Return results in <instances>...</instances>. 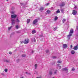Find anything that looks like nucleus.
<instances>
[{
    "instance_id": "nucleus-34",
    "label": "nucleus",
    "mask_w": 78,
    "mask_h": 78,
    "mask_svg": "<svg viewBox=\"0 0 78 78\" xmlns=\"http://www.w3.org/2000/svg\"><path fill=\"white\" fill-rule=\"evenodd\" d=\"M4 71L5 72H7V71H8V69H5Z\"/></svg>"
},
{
    "instance_id": "nucleus-16",
    "label": "nucleus",
    "mask_w": 78,
    "mask_h": 78,
    "mask_svg": "<svg viewBox=\"0 0 78 78\" xmlns=\"http://www.w3.org/2000/svg\"><path fill=\"white\" fill-rule=\"evenodd\" d=\"M47 12L48 14H50V10H48L47 11Z\"/></svg>"
},
{
    "instance_id": "nucleus-10",
    "label": "nucleus",
    "mask_w": 78,
    "mask_h": 78,
    "mask_svg": "<svg viewBox=\"0 0 78 78\" xmlns=\"http://www.w3.org/2000/svg\"><path fill=\"white\" fill-rule=\"evenodd\" d=\"M63 47L64 48H67V44H63Z\"/></svg>"
},
{
    "instance_id": "nucleus-40",
    "label": "nucleus",
    "mask_w": 78,
    "mask_h": 78,
    "mask_svg": "<svg viewBox=\"0 0 78 78\" xmlns=\"http://www.w3.org/2000/svg\"><path fill=\"white\" fill-rule=\"evenodd\" d=\"M9 54H10V55H11V54H12V52H9Z\"/></svg>"
},
{
    "instance_id": "nucleus-49",
    "label": "nucleus",
    "mask_w": 78,
    "mask_h": 78,
    "mask_svg": "<svg viewBox=\"0 0 78 78\" xmlns=\"http://www.w3.org/2000/svg\"><path fill=\"white\" fill-rule=\"evenodd\" d=\"M2 75H4V74L2 73Z\"/></svg>"
},
{
    "instance_id": "nucleus-9",
    "label": "nucleus",
    "mask_w": 78,
    "mask_h": 78,
    "mask_svg": "<svg viewBox=\"0 0 78 78\" xmlns=\"http://www.w3.org/2000/svg\"><path fill=\"white\" fill-rule=\"evenodd\" d=\"M72 36V34H69H69L67 35V37L69 39L70 38V37Z\"/></svg>"
},
{
    "instance_id": "nucleus-1",
    "label": "nucleus",
    "mask_w": 78,
    "mask_h": 78,
    "mask_svg": "<svg viewBox=\"0 0 78 78\" xmlns=\"http://www.w3.org/2000/svg\"><path fill=\"white\" fill-rule=\"evenodd\" d=\"M11 22H12V25H14L16 22H20V21H19V19H16V21L12 19L11 20Z\"/></svg>"
},
{
    "instance_id": "nucleus-15",
    "label": "nucleus",
    "mask_w": 78,
    "mask_h": 78,
    "mask_svg": "<svg viewBox=\"0 0 78 78\" xmlns=\"http://www.w3.org/2000/svg\"><path fill=\"white\" fill-rule=\"evenodd\" d=\"M61 11L62 13H63V14L64 13V10L63 9H61Z\"/></svg>"
},
{
    "instance_id": "nucleus-13",
    "label": "nucleus",
    "mask_w": 78,
    "mask_h": 78,
    "mask_svg": "<svg viewBox=\"0 0 78 78\" xmlns=\"http://www.w3.org/2000/svg\"><path fill=\"white\" fill-rule=\"evenodd\" d=\"M44 9V8L43 7H41L40 9H39V11H43Z\"/></svg>"
},
{
    "instance_id": "nucleus-14",
    "label": "nucleus",
    "mask_w": 78,
    "mask_h": 78,
    "mask_svg": "<svg viewBox=\"0 0 78 78\" xmlns=\"http://www.w3.org/2000/svg\"><path fill=\"white\" fill-rule=\"evenodd\" d=\"M36 31L35 30H33L32 32V33L33 34H34V33H36Z\"/></svg>"
},
{
    "instance_id": "nucleus-33",
    "label": "nucleus",
    "mask_w": 78,
    "mask_h": 78,
    "mask_svg": "<svg viewBox=\"0 0 78 78\" xmlns=\"http://www.w3.org/2000/svg\"><path fill=\"white\" fill-rule=\"evenodd\" d=\"M57 72V70H56L54 72V75H56V74Z\"/></svg>"
},
{
    "instance_id": "nucleus-32",
    "label": "nucleus",
    "mask_w": 78,
    "mask_h": 78,
    "mask_svg": "<svg viewBox=\"0 0 78 78\" xmlns=\"http://www.w3.org/2000/svg\"><path fill=\"white\" fill-rule=\"evenodd\" d=\"M20 44H23V43H24V41H21L20 42Z\"/></svg>"
},
{
    "instance_id": "nucleus-4",
    "label": "nucleus",
    "mask_w": 78,
    "mask_h": 78,
    "mask_svg": "<svg viewBox=\"0 0 78 78\" xmlns=\"http://www.w3.org/2000/svg\"><path fill=\"white\" fill-rule=\"evenodd\" d=\"M38 21V20H37V19H35L34 20L33 22V23L34 24H36L37 22Z\"/></svg>"
},
{
    "instance_id": "nucleus-31",
    "label": "nucleus",
    "mask_w": 78,
    "mask_h": 78,
    "mask_svg": "<svg viewBox=\"0 0 78 78\" xmlns=\"http://www.w3.org/2000/svg\"><path fill=\"white\" fill-rule=\"evenodd\" d=\"M56 56H53L52 57V58H53V59H56Z\"/></svg>"
},
{
    "instance_id": "nucleus-2",
    "label": "nucleus",
    "mask_w": 78,
    "mask_h": 78,
    "mask_svg": "<svg viewBox=\"0 0 78 78\" xmlns=\"http://www.w3.org/2000/svg\"><path fill=\"white\" fill-rule=\"evenodd\" d=\"M30 42V40L29 39H26L24 41V43L25 44H28V43Z\"/></svg>"
},
{
    "instance_id": "nucleus-35",
    "label": "nucleus",
    "mask_w": 78,
    "mask_h": 78,
    "mask_svg": "<svg viewBox=\"0 0 78 78\" xmlns=\"http://www.w3.org/2000/svg\"><path fill=\"white\" fill-rule=\"evenodd\" d=\"M49 5V3H47L45 4L46 6H48Z\"/></svg>"
},
{
    "instance_id": "nucleus-41",
    "label": "nucleus",
    "mask_w": 78,
    "mask_h": 78,
    "mask_svg": "<svg viewBox=\"0 0 78 78\" xmlns=\"http://www.w3.org/2000/svg\"><path fill=\"white\" fill-rule=\"evenodd\" d=\"M76 8H77V7H76V6H75L74 7V9H76Z\"/></svg>"
},
{
    "instance_id": "nucleus-51",
    "label": "nucleus",
    "mask_w": 78,
    "mask_h": 78,
    "mask_svg": "<svg viewBox=\"0 0 78 78\" xmlns=\"http://www.w3.org/2000/svg\"><path fill=\"white\" fill-rule=\"evenodd\" d=\"M7 1H8L9 0H6Z\"/></svg>"
},
{
    "instance_id": "nucleus-27",
    "label": "nucleus",
    "mask_w": 78,
    "mask_h": 78,
    "mask_svg": "<svg viewBox=\"0 0 78 78\" xmlns=\"http://www.w3.org/2000/svg\"><path fill=\"white\" fill-rule=\"evenodd\" d=\"M27 23H30V20L29 19H27Z\"/></svg>"
},
{
    "instance_id": "nucleus-42",
    "label": "nucleus",
    "mask_w": 78,
    "mask_h": 78,
    "mask_svg": "<svg viewBox=\"0 0 78 78\" xmlns=\"http://www.w3.org/2000/svg\"><path fill=\"white\" fill-rule=\"evenodd\" d=\"M34 42H36V39H35V38L34 39Z\"/></svg>"
},
{
    "instance_id": "nucleus-11",
    "label": "nucleus",
    "mask_w": 78,
    "mask_h": 78,
    "mask_svg": "<svg viewBox=\"0 0 78 78\" xmlns=\"http://www.w3.org/2000/svg\"><path fill=\"white\" fill-rule=\"evenodd\" d=\"M71 53L72 55H73L74 54H75V52L74 50H72L71 52Z\"/></svg>"
},
{
    "instance_id": "nucleus-52",
    "label": "nucleus",
    "mask_w": 78,
    "mask_h": 78,
    "mask_svg": "<svg viewBox=\"0 0 78 78\" xmlns=\"http://www.w3.org/2000/svg\"><path fill=\"white\" fill-rule=\"evenodd\" d=\"M52 78H55V77H53Z\"/></svg>"
},
{
    "instance_id": "nucleus-3",
    "label": "nucleus",
    "mask_w": 78,
    "mask_h": 78,
    "mask_svg": "<svg viewBox=\"0 0 78 78\" xmlns=\"http://www.w3.org/2000/svg\"><path fill=\"white\" fill-rule=\"evenodd\" d=\"M77 14V11L75 10H73V11L72 14L73 15H76Z\"/></svg>"
},
{
    "instance_id": "nucleus-48",
    "label": "nucleus",
    "mask_w": 78,
    "mask_h": 78,
    "mask_svg": "<svg viewBox=\"0 0 78 78\" xmlns=\"http://www.w3.org/2000/svg\"><path fill=\"white\" fill-rule=\"evenodd\" d=\"M76 28H77V29H78V26L76 27Z\"/></svg>"
},
{
    "instance_id": "nucleus-12",
    "label": "nucleus",
    "mask_w": 78,
    "mask_h": 78,
    "mask_svg": "<svg viewBox=\"0 0 78 78\" xmlns=\"http://www.w3.org/2000/svg\"><path fill=\"white\" fill-rule=\"evenodd\" d=\"M63 71H68V69L66 67L63 69Z\"/></svg>"
},
{
    "instance_id": "nucleus-21",
    "label": "nucleus",
    "mask_w": 78,
    "mask_h": 78,
    "mask_svg": "<svg viewBox=\"0 0 78 78\" xmlns=\"http://www.w3.org/2000/svg\"><path fill=\"white\" fill-rule=\"evenodd\" d=\"M37 65L35 64V69H37Z\"/></svg>"
},
{
    "instance_id": "nucleus-50",
    "label": "nucleus",
    "mask_w": 78,
    "mask_h": 78,
    "mask_svg": "<svg viewBox=\"0 0 78 78\" xmlns=\"http://www.w3.org/2000/svg\"><path fill=\"white\" fill-rule=\"evenodd\" d=\"M57 66H59V64H57Z\"/></svg>"
},
{
    "instance_id": "nucleus-45",
    "label": "nucleus",
    "mask_w": 78,
    "mask_h": 78,
    "mask_svg": "<svg viewBox=\"0 0 78 78\" xmlns=\"http://www.w3.org/2000/svg\"><path fill=\"white\" fill-rule=\"evenodd\" d=\"M37 78H41V77H37Z\"/></svg>"
},
{
    "instance_id": "nucleus-17",
    "label": "nucleus",
    "mask_w": 78,
    "mask_h": 78,
    "mask_svg": "<svg viewBox=\"0 0 78 78\" xmlns=\"http://www.w3.org/2000/svg\"><path fill=\"white\" fill-rule=\"evenodd\" d=\"M16 29H18L19 28H20V27H19V25H16Z\"/></svg>"
},
{
    "instance_id": "nucleus-19",
    "label": "nucleus",
    "mask_w": 78,
    "mask_h": 78,
    "mask_svg": "<svg viewBox=\"0 0 78 78\" xmlns=\"http://www.w3.org/2000/svg\"><path fill=\"white\" fill-rule=\"evenodd\" d=\"M58 19V18L57 16L55 17V18L54 19V20L55 21H56V20L57 19Z\"/></svg>"
},
{
    "instance_id": "nucleus-8",
    "label": "nucleus",
    "mask_w": 78,
    "mask_h": 78,
    "mask_svg": "<svg viewBox=\"0 0 78 78\" xmlns=\"http://www.w3.org/2000/svg\"><path fill=\"white\" fill-rule=\"evenodd\" d=\"M65 5V3L64 2H62L60 5V7H62Z\"/></svg>"
},
{
    "instance_id": "nucleus-20",
    "label": "nucleus",
    "mask_w": 78,
    "mask_h": 78,
    "mask_svg": "<svg viewBox=\"0 0 78 78\" xmlns=\"http://www.w3.org/2000/svg\"><path fill=\"white\" fill-rule=\"evenodd\" d=\"M40 37H43V35H42V34H40L39 36Z\"/></svg>"
},
{
    "instance_id": "nucleus-37",
    "label": "nucleus",
    "mask_w": 78,
    "mask_h": 78,
    "mask_svg": "<svg viewBox=\"0 0 78 78\" xmlns=\"http://www.w3.org/2000/svg\"><path fill=\"white\" fill-rule=\"evenodd\" d=\"M48 51H49V50H47L46 51V53H48Z\"/></svg>"
},
{
    "instance_id": "nucleus-44",
    "label": "nucleus",
    "mask_w": 78,
    "mask_h": 78,
    "mask_svg": "<svg viewBox=\"0 0 78 78\" xmlns=\"http://www.w3.org/2000/svg\"><path fill=\"white\" fill-rule=\"evenodd\" d=\"M72 47H73V46H72V45H71V46H70V48H72Z\"/></svg>"
},
{
    "instance_id": "nucleus-25",
    "label": "nucleus",
    "mask_w": 78,
    "mask_h": 78,
    "mask_svg": "<svg viewBox=\"0 0 78 78\" xmlns=\"http://www.w3.org/2000/svg\"><path fill=\"white\" fill-rule=\"evenodd\" d=\"M12 26H11L10 27H9V28L8 29V30H11V28H12Z\"/></svg>"
},
{
    "instance_id": "nucleus-36",
    "label": "nucleus",
    "mask_w": 78,
    "mask_h": 78,
    "mask_svg": "<svg viewBox=\"0 0 78 78\" xmlns=\"http://www.w3.org/2000/svg\"><path fill=\"white\" fill-rule=\"evenodd\" d=\"M12 10H13V9H14V7H12Z\"/></svg>"
},
{
    "instance_id": "nucleus-18",
    "label": "nucleus",
    "mask_w": 78,
    "mask_h": 78,
    "mask_svg": "<svg viewBox=\"0 0 78 78\" xmlns=\"http://www.w3.org/2000/svg\"><path fill=\"white\" fill-rule=\"evenodd\" d=\"M49 75H52L53 73V72H52V71H50L49 72Z\"/></svg>"
},
{
    "instance_id": "nucleus-30",
    "label": "nucleus",
    "mask_w": 78,
    "mask_h": 78,
    "mask_svg": "<svg viewBox=\"0 0 78 78\" xmlns=\"http://www.w3.org/2000/svg\"><path fill=\"white\" fill-rule=\"evenodd\" d=\"M62 62L60 60H58V61L57 62L58 63H61Z\"/></svg>"
},
{
    "instance_id": "nucleus-23",
    "label": "nucleus",
    "mask_w": 78,
    "mask_h": 78,
    "mask_svg": "<svg viewBox=\"0 0 78 78\" xmlns=\"http://www.w3.org/2000/svg\"><path fill=\"white\" fill-rule=\"evenodd\" d=\"M56 13H59L60 12V11H59V10L58 9L57 11L56 12Z\"/></svg>"
},
{
    "instance_id": "nucleus-24",
    "label": "nucleus",
    "mask_w": 78,
    "mask_h": 78,
    "mask_svg": "<svg viewBox=\"0 0 78 78\" xmlns=\"http://www.w3.org/2000/svg\"><path fill=\"white\" fill-rule=\"evenodd\" d=\"M4 62H9V61L8 60H5L4 61Z\"/></svg>"
},
{
    "instance_id": "nucleus-28",
    "label": "nucleus",
    "mask_w": 78,
    "mask_h": 78,
    "mask_svg": "<svg viewBox=\"0 0 78 78\" xmlns=\"http://www.w3.org/2000/svg\"><path fill=\"white\" fill-rule=\"evenodd\" d=\"M22 57H25V56H26V55L25 54H23L22 55Z\"/></svg>"
},
{
    "instance_id": "nucleus-38",
    "label": "nucleus",
    "mask_w": 78,
    "mask_h": 78,
    "mask_svg": "<svg viewBox=\"0 0 78 78\" xmlns=\"http://www.w3.org/2000/svg\"><path fill=\"white\" fill-rule=\"evenodd\" d=\"M11 14H14V12H11Z\"/></svg>"
},
{
    "instance_id": "nucleus-43",
    "label": "nucleus",
    "mask_w": 78,
    "mask_h": 78,
    "mask_svg": "<svg viewBox=\"0 0 78 78\" xmlns=\"http://www.w3.org/2000/svg\"><path fill=\"white\" fill-rule=\"evenodd\" d=\"M59 69H61V66H59Z\"/></svg>"
},
{
    "instance_id": "nucleus-5",
    "label": "nucleus",
    "mask_w": 78,
    "mask_h": 78,
    "mask_svg": "<svg viewBox=\"0 0 78 78\" xmlns=\"http://www.w3.org/2000/svg\"><path fill=\"white\" fill-rule=\"evenodd\" d=\"M16 17H17V15H11V18H12V19L16 18Z\"/></svg>"
},
{
    "instance_id": "nucleus-26",
    "label": "nucleus",
    "mask_w": 78,
    "mask_h": 78,
    "mask_svg": "<svg viewBox=\"0 0 78 78\" xmlns=\"http://www.w3.org/2000/svg\"><path fill=\"white\" fill-rule=\"evenodd\" d=\"M75 68H72L71 71H75Z\"/></svg>"
},
{
    "instance_id": "nucleus-7",
    "label": "nucleus",
    "mask_w": 78,
    "mask_h": 78,
    "mask_svg": "<svg viewBox=\"0 0 78 78\" xmlns=\"http://www.w3.org/2000/svg\"><path fill=\"white\" fill-rule=\"evenodd\" d=\"M78 48V45H77L76 46H75L73 48V50H77Z\"/></svg>"
},
{
    "instance_id": "nucleus-47",
    "label": "nucleus",
    "mask_w": 78,
    "mask_h": 78,
    "mask_svg": "<svg viewBox=\"0 0 78 78\" xmlns=\"http://www.w3.org/2000/svg\"><path fill=\"white\" fill-rule=\"evenodd\" d=\"M20 78H24V77H21Z\"/></svg>"
},
{
    "instance_id": "nucleus-39",
    "label": "nucleus",
    "mask_w": 78,
    "mask_h": 78,
    "mask_svg": "<svg viewBox=\"0 0 78 78\" xmlns=\"http://www.w3.org/2000/svg\"><path fill=\"white\" fill-rule=\"evenodd\" d=\"M26 74H29V75H30V73H28V72H26Z\"/></svg>"
},
{
    "instance_id": "nucleus-46",
    "label": "nucleus",
    "mask_w": 78,
    "mask_h": 78,
    "mask_svg": "<svg viewBox=\"0 0 78 78\" xmlns=\"http://www.w3.org/2000/svg\"><path fill=\"white\" fill-rule=\"evenodd\" d=\"M33 52H34V51H32V53H33Z\"/></svg>"
},
{
    "instance_id": "nucleus-6",
    "label": "nucleus",
    "mask_w": 78,
    "mask_h": 78,
    "mask_svg": "<svg viewBox=\"0 0 78 78\" xmlns=\"http://www.w3.org/2000/svg\"><path fill=\"white\" fill-rule=\"evenodd\" d=\"M69 34H72H72L73 33V29H71V30H70V31L69 32Z\"/></svg>"
},
{
    "instance_id": "nucleus-29",
    "label": "nucleus",
    "mask_w": 78,
    "mask_h": 78,
    "mask_svg": "<svg viewBox=\"0 0 78 78\" xmlns=\"http://www.w3.org/2000/svg\"><path fill=\"white\" fill-rule=\"evenodd\" d=\"M56 29H57V27H54V31H56Z\"/></svg>"
},
{
    "instance_id": "nucleus-22",
    "label": "nucleus",
    "mask_w": 78,
    "mask_h": 78,
    "mask_svg": "<svg viewBox=\"0 0 78 78\" xmlns=\"http://www.w3.org/2000/svg\"><path fill=\"white\" fill-rule=\"evenodd\" d=\"M66 20L65 19H63L62 20V22L63 23H64V22H66Z\"/></svg>"
}]
</instances>
